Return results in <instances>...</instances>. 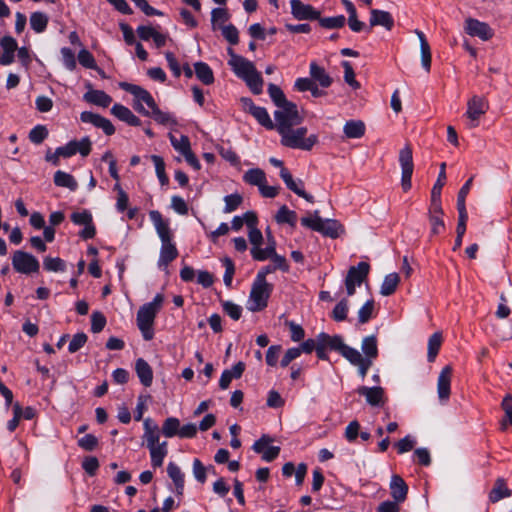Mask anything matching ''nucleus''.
<instances>
[{
	"label": "nucleus",
	"mask_w": 512,
	"mask_h": 512,
	"mask_svg": "<svg viewBox=\"0 0 512 512\" xmlns=\"http://www.w3.org/2000/svg\"><path fill=\"white\" fill-rule=\"evenodd\" d=\"M167 473L175 485L177 495H182L184 492L185 476L180 467L174 462H170L167 466Z\"/></svg>",
	"instance_id": "obj_29"
},
{
	"label": "nucleus",
	"mask_w": 512,
	"mask_h": 512,
	"mask_svg": "<svg viewBox=\"0 0 512 512\" xmlns=\"http://www.w3.org/2000/svg\"><path fill=\"white\" fill-rule=\"evenodd\" d=\"M446 163L440 165L438 179L431 190V202L441 203V191L446 181Z\"/></svg>",
	"instance_id": "obj_38"
},
{
	"label": "nucleus",
	"mask_w": 512,
	"mask_h": 512,
	"mask_svg": "<svg viewBox=\"0 0 512 512\" xmlns=\"http://www.w3.org/2000/svg\"><path fill=\"white\" fill-rule=\"evenodd\" d=\"M275 220L280 224L287 223L290 226L294 227L297 221V214L295 211L288 209L286 205H283L278 210L275 216Z\"/></svg>",
	"instance_id": "obj_42"
},
{
	"label": "nucleus",
	"mask_w": 512,
	"mask_h": 512,
	"mask_svg": "<svg viewBox=\"0 0 512 512\" xmlns=\"http://www.w3.org/2000/svg\"><path fill=\"white\" fill-rule=\"evenodd\" d=\"M271 442L273 439L269 435L263 434L252 446L253 451L262 454V459L266 462L273 461L280 453L279 446H269Z\"/></svg>",
	"instance_id": "obj_15"
},
{
	"label": "nucleus",
	"mask_w": 512,
	"mask_h": 512,
	"mask_svg": "<svg viewBox=\"0 0 512 512\" xmlns=\"http://www.w3.org/2000/svg\"><path fill=\"white\" fill-rule=\"evenodd\" d=\"M230 18V14L226 8H214L211 12V25L215 31L219 26L227 22Z\"/></svg>",
	"instance_id": "obj_46"
},
{
	"label": "nucleus",
	"mask_w": 512,
	"mask_h": 512,
	"mask_svg": "<svg viewBox=\"0 0 512 512\" xmlns=\"http://www.w3.org/2000/svg\"><path fill=\"white\" fill-rule=\"evenodd\" d=\"M346 359L358 368V373L362 379L366 377L368 370L373 365L369 359H362V354L357 349L350 352Z\"/></svg>",
	"instance_id": "obj_28"
},
{
	"label": "nucleus",
	"mask_w": 512,
	"mask_h": 512,
	"mask_svg": "<svg viewBox=\"0 0 512 512\" xmlns=\"http://www.w3.org/2000/svg\"><path fill=\"white\" fill-rule=\"evenodd\" d=\"M222 308L223 311L235 321L239 320L242 315V307L231 301H223Z\"/></svg>",
	"instance_id": "obj_60"
},
{
	"label": "nucleus",
	"mask_w": 512,
	"mask_h": 512,
	"mask_svg": "<svg viewBox=\"0 0 512 512\" xmlns=\"http://www.w3.org/2000/svg\"><path fill=\"white\" fill-rule=\"evenodd\" d=\"M361 349L364 356L362 359H369L372 363L378 357V344L375 335H370L362 340Z\"/></svg>",
	"instance_id": "obj_32"
},
{
	"label": "nucleus",
	"mask_w": 512,
	"mask_h": 512,
	"mask_svg": "<svg viewBox=\"0 0 512 512\" xmlns=\"http://www.w3.org/2000/svg\"><path fill=\"white\" fill-rule=\"evenodd\" d=\"M54 183L56 186L65 187L71 191H75L78 187V183L75 178L64 171L58 170L54 174Z\"/></svg>",
	"instance_id": "obj_36"
},
{
	"label": "nucleus",
	"mask_w": 512,
	"mask_h": 512,
	"mask_svg": "<svg viewBox=\"0 0 512 512\" xmlns=\"http://www.w3.org/2000/svg\"><path fill=\"white\" fill-rule=\"evenodd\" d=\"M223 37L231 44L237 45L239 43V32L233 24L219 26Z\"/></svg>",
	"instance_id": "obj_50"
},
{
	"label": "nucleus",
	"mask_w": 512,
	"mask_h": 512,
	"mask_svg": "<svg viewBox=\"0 0 512 512\" xmlns=\"http://www.w3.org/2000/svg\"><path fill=\"white\" fill-rule=\"evenodd\" d=\"M151 160L155 165L156 174L161 185H167L169 183V178L165 172V163L163 158L158 155H152Z\"/></svg>",
	"instance_id": "obj_49"
},
{
	"label": "nucleus",
	"mask_w": 512,
	"mask_h": 512,
	"mask_svg": "<svg viewBox=\"0 0 512 512\" xmlns=\"http://www.w3.org/2000/svg\"><path fill=\"white\" fill-rule=\"evenodd\" d=\"M84 100L88 103L106 108L111 102L112 98L102 90H90L83 96Z\"/></svg>",
	"instance_id": "obj_30"
},
{
	"label": "nucleus",
	"mask_w": 512,
	"mask_h": 512,
	"mask_svg": "<svg viewBox=\"0 0 512 512\" xmlns=\"http://www.w3.org/2000/svg\"><path fill=\"white\" fill-rule=\"evenodd\" d=\"M144 426V441H149L151 439L160 437L159 435V427L156 423H154L150 418H146L143 423Z\"/></svg>",
	"instance_id": "obj_51"
},
{
	"label": "nucleus",
	"mask_w": 512,
	"mask_h": 512,
	"mask_svg": "<svg viewBox=\"0 0 512 512\" xmlns=\"http://www.w3.org/2000/svg\"><path fill=\"white\" fill-rule=\"evenodd\" d=\"M135 371L141 384L145 387H150L153 381V370L149 363L143 358L137 359Z\"/></svg>",
	"instance_id": "obj_27"
},
{
	"label": "nucleus",
	"mask_w": 512,
	"mask_h": 512,
	"mask_svg": "<svg viewBox=\"0 0 512 512\" xmlns=\"http://www.w3.org/2000/svg\"><path fill=\"white\" fill-rule=\"evenodd\" d=\"M268 93L272 101L277 107H281L289 101L286 99L285 94L281 88L273 83L268 85Z\"/></svg>",
	"instance_id": "obj_47"
},
{
	"label": "nucleus",
	"mask_w": 512,
	"mask_h": 512,
	"mask_svg": "<svg viewBox=\"0 0 512 512\" xmlns=\"http://www.w3.org/2000/svg\"><path fill=\"white\" fill-rule=\"evenodd\" d=\"M274 128L278 133H284V130L297 126L303 121V117L299 114L297 105L288 102L274 112Z\"/></svg>",
	"instance_id": "obj_6"
},
{
	"label": "nucleus",
	"mask_w": 512,
	"mask_h": 512,
	"mask_svg": "<svg viewBox=\"0 0 512 512\" xmlns=\"http://www.w3.org/2000/svg\"><path fill=\"white\" fill-rule=\"evenodd\" d=\"M356 392L359 395L364 396L367 403L371 406H380L384 403V389L380 386H360L357 388Z\"/></svg>",
	"instance_id": "obj_22"
},
{
	"label": "nucleus",
	"mask_w": 512,
	"mask_h": 512,
	"mask_svg": "<svg viewBox=\"0 0 512 512\" xmlns=\"http://www.w3.org/2000/svg\"><path fill=\"white\" fill-rule=\"evenodd\" d=\"M291 13L297 20H317L320 19V11L309 4H304L300 0H291Z\"/></svg>",
	"instance_id": "obj_17"
},
{
	"label": "nucleus",
	"mask_w": 512,
	"mask_h": 512,
	"mask_svg": "<svg viewBox=\"0 0 512 512\" xmlns=\"http://www.w3.org/2000/svg\"><path fill=\"white\" fill-rule=\"evenodd\" d=\"M217 150L220 156L226 161H228L231 165L237 166L240 164V159L232 148L220 146L217 148Z\"/></svg>",
	"instance_id": "obj_62"
},
{
	"label": "nucleus",
	"mask_w": 512,
	"mask_h": 512,
	"mask_svg": "<svg viewBox=\"0 0 512 512\" xmlns=\"http://www.w3.org/2000/svg\"><path fill=\"white\" fill-rule=\"evenodd\" d=\"M228 64L231 66L234 73L242 80L257 70L253 62L239 55H233Z\"/></svg>",
	"instance_id": "obj_19"
},
{
	"label": "nucleus",
	"mask_w": 512,
	"mask_h": 512,
	"mask_svg": "<svg viewBox=\"0 0 512 512\" xmlns=\"http://www.w3.org/2000/svg\"><path fill=\"white\" fill-rule=\"evenodd\" d=\"M172 146L175 150L184 155L191 149L189 138L185 135H182L180 139H177L172 134L169 135Z\"/></svg>",
	"instance_id": "obj_53"
},
{
	"label": "nucleus",
	"mask_w": 512,
	"mask_h": 512,
	"mask_svg": "<svg viewBox=\"0 0 512 512\" xmlns=\"http://www.w3.org/2000/svg\"><path fill=\"white\" fill-rule=\"evenodd\" d=\"M400 282V277L397 273H390L385 276L381 288L380 293L383 296H390L392 295Z\"/></svg>",
	"instance_id": "obj_39"
},
{
	"label": "nucleus",
	"mask_w": 512,
	"mask_h": 512,
	"mask_svg": "<svg viewBox=\"0 0 512 512\" xmlns=\"http://www.w3.org/2000/svg\"><path fill=\"white\" fill-rule=\"evenodd\" d=\"M250 114L258 121L260 125L266 129H274V122L271 120L267 110L264 107L257 106L256 108H253V111Z\"/></svg>",
	"instance_id": "obj_43"
},
{
	"label": "nucleus",
	"mask_w": 512,
	"mask_h": 512,
	"mask_svg": "<svg viewBox=\"0 0 512 512\" xmlns=\"http://www.w3.org/2000/svg\"><path fill=\"white\" fill-rule=\"evenodd\" d=\"M243 180L250 185L261 187L266 183V175L262 169L253 168L244 173Z\"/></svg>",
	"instance_id": "obj_37"
},
{
	"label": "nucleus",
	"mask_w": 512,
	"mask_h": 512,
	"mask_svg": "<svg viewBox=\"0 0 512 512\" xmlns=\"http://www.w3.org/2000/svg\"><path fill=\"white\" fill-rule=\"evenodd\" d=\"M464 30L468 35L478 37L483 41H488L494 36L493 29L487 23L474 18L465 20Z\"/></svg>",
	"instance_id": "obj_14"
},
{
	"label": "nucleus",
	"mask_w": 512,
	"mask_h": 512,
	"mask_svg": "<svg viewBox=\"0 0 512 512\" xmlns=\"http://www.w3.org/2000/svg\"><path fill=\"white\" fill-rule=\"evenodd\" d=\"M150 116H152L153 119L161 125L177 124L176 120L172 117L171 114L161 111L158 107L150 112Z\"/></svg>",
	"instance_id": "obj_57"
},
{
	"label": "nucleus",
	"mask_w": 512,
	"mask_h": 512,
	"mask_svg": "<svg viewBox=\"0 0 512 512\" xmlns=\"http://www.w3.org/2000/svg\"><path fill=\"white\" fill-rule=\"evenodd\" d=\"M251 92L255 95H259L263 91V79L261 74L256 70L244 79Z\"/></svg>",
	"instance_id": "obj_45"
},
{
	"label": "nucleus",
	"mask_w": 512,
	"mask_h": 512,
	"mask_svg": "<svg viewBox=\"0 0 512 512\" xmlns=\"http://www.w3.org/2000/svg\"><path fill=\"white\" fill-rule=\"evenodd\" d=\"M160 437L146 441V446L149 449L151 457V465L153 468H158L163 465L164 458L168 454L167 442H160Z\"/></svg>",
	"instance_id": "obj_16"
},
{
	"label": "nucleus",
	"mask_w": 512,
	"mask_h": 512,
	"mask_svg": "<svg viewBox=\"0 0 512 512\" xmlns=\"http://www.w3.org/2000/svg\"><path fill=\"white\" fill-rule=\"evenodd\" d=\"M389 488L391 497L396 502L402 503L406 500L408 494V486L401 476L397 474L393 475L391 477Z\"/></svg>",
	"instance_id": "obj_23"
},
{
	"label": "nucleus",
	"mask_w": 512,
	"mask_h": 512,
	"mask_svg": "<svg viewBox=\"0 0 512 512\" xmlns=\"http://www.w3.org/2000/svg\"><path fill=\"white\" fill-rule=\"evenodd\" d=\"M49 17L43 12H33L30 15V26L36 33H42L46 30Z\"/></svg>",
	"instance_id": "obj_41"
},
{
	"label": "nucleus",
	"mask_w": 512,
	"mask_h": 512,
	"mask_svg": "<svg viewBox=\"0 0 512 512\" xmlns=\"http://www.w3.org/2000/svg\"><path fill=\"white\" fill-rule=\"evenodd\" d=\"M195 75L199 81L204 85H211L214 83V74L210 66L202 61L194 64Z\"/></svg>",
	"instance_id": "obj_34"
},
{
	"label": "nucleus",
	"mask_w": 512,
	"mask_h": 512,
	"mask_svg": "<svg viewBox=\"0 0 512 512\" xmlns=\"http://www.w3.org/2000/svg\"><path fill=\"white\" fill-rule=\"evenodd\" d=\"M43 267L47 271L59 272L65 270V262L59 257H46L43 261Z\"/></svg>",
	"instance_id": "obj_56"
},
{
	"label": "nucleus",
	"mask_w": 512,
	"mask_h": 512,
	"mask_svg": "<svg viewBox=\"0 0 512 512\" xmlns=\"http://www.w3.org/2000/svg\"><path fill=\"white\" fill-rule=\"evenodd\" d=\"M319 24L326 29H337L342 28L345 25L346 18L344 15H338L334 17H325L318 19Z\"/></svg>",
	"instance_id": "obj_48"
},
{
	"label": "nucleus",
	"mask_w": 512,
	"mask_h": 512,
	"mask_svg": "<svg viewBox=\"0 0 512 512\" xmlns=\"http://www.w3.org/2000/svg\"><path fill=\"white\" fill-rule=\"evenodd\" d=\"M374 310V301L368 300L358 312V320L361 324H364L370 320Z\"/></svg>",
	"instance_id": "obj_63"
},
{
	"label": "nucleus",
	"mask_w": 512,
	"mask_h": 512,
	"mask_svg": "<svg viewBox=\"0 0 512 512\" xmlns=\"http://www.w3.org/2000/svg\"><path fill=\"white\" fill-rule=\"evenodd\" d=\"M306 127H299L294 129L293 127L284 130V133H279L281 136V144L285 147L292 149H301L304 151H310L315 144L318 143V136L311 134L305 137L307 134Z\"/></svg>",
	"instance_id": "obj_2"
},
{
	"label": "nucleus",
	"mask_w": 512,
	"mask_h": 512,
	"mask_svg": "<svg viewBox=\"0 0 512 512\" xmlns=\"http://www.w3.org/2000/svg\"><path fill=\"white\" fill-rule=\"evenodd\" d=\"M453 369L450 365L442 368L437 382L438 397L441 401H447L450 397V386Z\"/></svg>",
	"instance_id": "obj_20"
},
{
	"label": "nucleus",
	"mask_w": 512,
	"mask_h": 512,
	"mask_svg": "<svg viewBox=\"0 0 512 512\" xmlns=\"http://www.w3.org/2000/svg\"><path fill=\"white\" fill-rule=\"evenodd\" d=\"M443 209L441 203L431 202L429 207V222L431 225V235H438L445 229L442 219Z\"/></svg>",
	"instance_id": "obj_21"
},
{
	"label": "nucleus",
	"mask_w": 512,
	"mask_h": 512,
	"mask_svg": "<svg viewBox=\"0 0 512 512\" xmlns=\"http://www.w3.org/2000/svg\"><path fill=\"white\" fill-rule=\"evenodd\" d=\"M252 258L256 261H265L270 258L276 269H279L283 272H287L289 270V266L284 256L278 255L276 253V241L273 236L269 237V245H267L264 249H254L251 251Z\"/></svg>",
	"instance_id": "obj_7"
},
{
	"label": "nucleus",
	"mask_w": 512,
	"mask_h": 512,
	"mask_svg": "<svg viewBox=\"0 0 512 512\" xmlns=\"http://www.w3.org/2000/svg\"><path fill=\"white\" fill-rule=\"evenodd\" d=\"M12 265L15 271L22 274H31L39 271L40 264L33 255L17 250L12 256Z\"/></svg>",
	"instance_id": "obj_11"
},
{
	"label": "nucleus",
	"mask_w": 512,
	"mask_h": 512,
	"mask_svg": "<svg viewBox=\"0 0 512 512\" xmlns=\"http://www.w3.org/2000/svg\"><path fill=\"white\" fill-rule=\"evenodd\" d=\"M370 27L383 26L388 31L394 27V19L392 15L384 10L372 9L370 11Z\"/></svg>",
	"instance_id": "obj_24"
},
{
	"label": "nucleus",
	"mask_w": 512,
	"mask_h": 512,
	"mask_svg": "<svg viewBox=\"0 0 512 512\" xmlns=\"http://www.w3.org/2000/svg\"><path fill=\"white\" fill-rule=\"evenodd\" d=\"M370 270V265L367 262H359L357 266H351L345 278V286L347 294L352 296L355 293L356 286L367 278Z\"/></svg>",
	"instance_id": "obj_9"
},
{
	"label": "nucleus",
	"mask_w": 512,
	"mask_h": 512,
	"mask_svg": "<svg viewBox=\"0 0 512 512\" xmlns=\"http://www.w3.org/2000/svg\"><path fill=\"white\" fill-rule=\"evenodd\" d=\"M106 317L100 311H94L91 314V331L93 333L101 332L106 325Z\"/></svg>",
	"instance_id": "obj_59"
},
{
	"label": "nucleus",
	"mask_w": 512,
	"mask_h": 512,
	"mask_svg": "<svg viewBox=\"0 0 512 512\" xmlns=\"http://www.w3.org/2000/svg\"><path fill=\"white\" fill-rule=\"evenodd\" d=\"M261 277L255 279L251 287L247 308L252 312H258L267 307L268 299L273 290V285Z\"/></svg>",
	"instance_id": "obj_4"
},
{
	"label": "nucleus",
	"mask_w": 512,
	"mask_h": 512,
	"mask_svg": "<svg viewBox=\"0 0 512 512\" xmlns=\"http://www.w3.org/2000/svg\"><path fill=\"white\" fill-rule=\"evenodd\" d=\"M511 494L512 491L507 487L505 480L503 478H498L489 493V500L492 503H496L503 498L510 497Z\"/></svg>",
	"instance_id": "obj_31"
},
{
	"label": "nucleus",
	"mask_w": 512,
	"mask_h": 512,
	"mask_svg": "<svg viewBox=\"0 0 512 512\" xmlns=\"http://www.w3.org/2000/svg\"><path fill=\"white\" fill-rule=\"evenodd\" d=\"M416 34L420 41L422 66L427 72H429L431 69V59H432L430 45H429L423 32L416 30Z\"/></svg>",
	"instance_id": "obj_33"
},
{
	"label": "nucleus",
	"mask_w": 512,
	"mask_h": 512,
	"mask_svg": "<svg viewBox=\"0 0 512 512\" xmlns=\"http://www.w3.org/2000/svg\"><path fill=\"white\" fill-rule=\"evenodd\" d=\"M489 109V103L483 96L474 95L467 102L466 116L470 120L469 128L479 125V120Z\"/></svg>",
	"instance_id": "obj_10"
},
{
	"label": "nucleus",
	"mask_w": 512,
	"mask_h": 512,
	"mask_svg": "<svg viewBox=\"0 0 512 512\" xmlns=\"http://www.w3.org/2000/svg\"><path fill=\"white\" fill-rule=\"evenodd\" d=\"M111 113L119 120L126 122L130 126H140L141 120L126 106L114 104Z\"/></svg>",
	"instance_id": "obj_25"
},
{
	"label": "nucleus",
	"mask_w": 512,
	"mask_h": 512,
	"mask_svg": "<svg viewBox=\"0 0 512 512\" xmlns=\"http://www.w3.org/2000/svg\"><path fill=\"white\" fill-rule=\"evenodd\" d=\"M80 120L84 123H90L95 127L102 129L103 132L108 136L115 133V127L111 121L99 114L84 111L80 114Z\"/></svg>",
	"instance_id": "obj_18"
},
{
	"label": "nucleus",
	"mask_w": 512,
	"mask_h": 512,
	"mask_svg": "<svg viewBox=\"0 0 512 512\" xmlns=\"http://www.w3.org/2000/svg\"><path fill=\"white\" fill-rule=\"evenodd\" d=\"M301 224L313 231L319 232L330 238H338L344 232L343 225L334 219H322L319 212H314V217L301 218Z\"/></svg>",
	"instance_id": "obj_3"
},
{
	"label": "nucleus",
	"mask_w": 512,
	"mask_h": 512,
	"mask_svg": "<svg viewBox=\"0 0 512 512\" xmlns=\"http://www.w3.org/2000/svg\"><path fill=\"white\" fill-rule=\"evenodd\" d=\"M224 202V212L231 213L241 205L243 202V197L238 193L230 194L224 197Z\"/></svg>",
	"instance_id": "obj_54"
},
{
	"label": "nucleus",
	"mask_w": 512,
	"mask_h": 512,
	"mask_svg": "<svg viewBox=\"0 0 512 512\" xmlns=\"http://www.w3.org/2000/svg\"><path fill=\"white\" fill-rule=\"evenodd\" d=\"M157 311L144 304L137 313V325L145 340H151L154 336L152 329Z\"/></svg>",
	"instance_id": "obj_12"
},
{
	"label": "nucleus",
	"mask_w": 512,
	"mask_h": 512,
	"mask_svg": "<svg viewBox=\"0 0 512 512\" xmlns=\"http://www.w3.org/2000/svg\"><path fill=\"white\" fill-rule=\"evenodd\" d=\"M149 217L161 240L158 266L166 268L178 257V250L172 241V232L169 227V222L165 220L162 214L157 210L150 211Z\"/></svg>",
	"instance_id": "obj_1"
},
{
	"label": "nucleus",
	"mask_w": 512,
	"mask_h": 512,
	"mask_svg": "<svg viewBox=\"0 0 512 512\" xmlns=\"http://www.w3.org/2000/svg\"><path fill=\"white\" fill-rule=\"evenodd\" d=\"M309 68L310 77L315 84L318 83L322 88L331 86L333 79L323 67L319 66L316 62H311Z\"/></svg>",
	"instance_id": "obj_26"
},
{
	"label": "nucleus",
	"mask_w": 512,
	"mask_h": 512,
	"mask_svg": "<svg viewBox=\"0 0 512 512\" xmlns=\"http://www.w3.org/2000/svg\"><path fill=\"white\" fill-rule=\"evenodd\" d=\"M343 131L347 138H361L365 134V124L361 120H350L345 123Z\"/></svg>",
	"instance_id": "obj_35"
},
{
	"label": "nucleus",
	"mask_w": 512,
	"mask_h": 512,
	"mask_svg": "<svg viewBox=\"0 0 512 512\" xmlns=\"http://www.w3.org/2000/svg\"><path fill=\"white\" fill-rule=\"evenodd\" d=\"M48 136V130L44 125H37L29 132V140L34 144H41Z\"/></svg>",
	"instance_id": "obj_55"
},
{
	"label": "nucleus",
	"mask_w": 512,
	"mask_h": 512,
	"mask_svg": "<svg viewBox=\"0 0 512 512\" xmlns=\"http://www.w3.org/2000/svg\"><path fill=\"white\" fill-rule=\"evenodd\" d=\"M318 344L323 348L334 350L339 352L345 359L348 357L350 352H352L355 348H352L346 345L343 342V338L340 335L331 336L327 333H320L317 335Z\"/></svg>",
	"instance_id": "obj_13"
},
{
	"label": "nucleus",
	"mask_w": 512,
	"mask_h": 512,
	"mask_svg": "<svg viewBox=\"0 0 512 512\" xmlns=\"http://www.w3.org/2000/svg\"><path fill=\"white\" fill-rule=\"evenodd\" d=\"M180 420L176 417H168L162 424L161 432L167 438L179 437Z\"/></svg>",
	"instance_id": "obj_40"
},
{
	"label": "nucleus",
	"mask_w": 512,
	"mask_h": 512,
	"mask_svg": "<svg viewBox=\"0 0 512 512\" xmlns=\"http://www.w3.org/2000/svg\"><path fill=\"white\" fill-rule=\"evenodd\" d=\"M442 344V335L439 332H435L429 337L428 340V354L427 358L429 362H433L440 350Z\"/></svg>",
	"instance_id": "obj_44"
},
{
	"label": "nucleus",
	"mask_w": 512,
	"mask_h": 512,
	"mask_svg": "<svg viewBox=\"0 0 512 512\" xmlns=\"http://www.w3.org/2000/svg\"><path fill=\"white\" fill-rule=\"evenodd\" d=\"M399 163L402 170L401 186L404 192L411 189V178L414 170L412 149L410 145H406L399 152Z\"/></svg>",
	"instance_id": "obj_8"
},
{
	"label": "nucleus",
	"mask_w": 512,
	"mask_h": 512,
	"mask_svg": "<svg viewBox=\"0 0 512 512\" xmlns=\"http://www.w3.org/2000/svg\"><path fill=\"white\" fill-rule=\"evenodd\" d=\"M347 312H348V302L346 299H342L334 307V309L332 311V318L337 322L344 321L347 318Z\"/></svg>",
	"instance_id": "obj_61"
},
{
	"label": "nucleus",
	"mask_w": 512,
	"mask_h": 512,
	"mask_svg": "<svg viewBox=\"0 0 512 512\" xmlns=\"http://www.w3.org/2000/svg\"><path fill=\"white\" fill-rule=\"evenodd\" d=\"M87 335L83 332L77 333L71 339L68 350L70 353H75L79 351L87 342Z\"/></svg>",
	"instance_id": "obj_64"
},
{
	"label": "nucleus",
	"mask_w": 512,
	"mask_h": 512,
	"mask_svg": "<svg viewBox=\"0 0 512 512\" xmlns=\"http://www.w3.org/2000/svg\"><path fill=\"white\" fill-rule=\"evenodd\" d=\"M78 61L85 68L98 70L94 56L87 49H82L79 51Z\"/></svg>",
	"instance_id": "obj_52"
},
{
	"label": "nucleus",
	"mask_w": 512,
	"mask_h": 512,
	"mask_svg": "<svg viewBox=\"0 0 512 512\" xmlns=\"http://www.w3.org/2000/svg\"><path fill=\"white\" fill-rule=\"evenodd\" d=\"M119 87L134 96L133 108L141 115L150 116V111L143 106L142 102L151 109V112L158 107L150 92L141 86L128 82H120Z\"/></svg>",
	"instance_id": "obj_5"
},
{
	"label": "nucleus",
	"mask_w": 512,
	"mask_h": 512,
	"mask_svg": "<svg viewBox=\"0 0 512 512\" xmlns=\"http://www.w3.org/2000/svg\"><path fill=\"white\" fill-rule=\"evenodd\" d=\"M342 67L344 68V80L350 85L353 89H358L360 87L359 82L355 79V73L353 67L350 62L343 61Z\"/></svg>",
	"instance_id": "obj_58"
}]
</instances>
